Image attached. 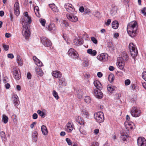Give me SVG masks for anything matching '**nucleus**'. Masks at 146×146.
<instances>
[{
	"label": "nucleus",
	"mask_w": 146,
	"mask_h": 146,
	"mask_svg": "<svg viewBox=\"0 0 146 146\" xmlns=\"http://www.w3.org/2000/svg\"><path fill=\"white\" fill-rule=\"evenodd\" d=\"M37 66H42V62L39 59L35 62Z\"/></svg>",
	"instance_id": "46"
},
{
	"label": "nucleus",
	"mask_w": 146,
	"mask_h": 146,
	"mask_svg": "<svg viewBox=\"0 0 146 146\" xmlns=\"http://www.w3.org/2000/svg\"><path fill=\"white\" fill-rule=\"evenodd\" d=\"M13 73L14 78L17 80H19L21 78V74L19 69L16 67L13 69Z\"/></svg>",
	"instance_id": "6"
},
{
	"label": "nucleus",
	"mask_w": 146,
	"mask_h": 146,
	"mask_svg": "<svg viewBox=\"0 0 146 146\" xmlns=\"http://www.w3.org/2000/svg\"><path fill=\"white\" fill-rule=\"evenodd\" d=\"M79 130L81 133L84 135H86V131L82 127H80Z\"/></svg>",
	"instance_id": "39"
},
{
	"label": "nucleus",
	"mask_w": 146,
	"mask_h": 146,
	"mask_svg": "<svg viewBox=\"0 0 146 146\" xmlns=\"http://www.w3.org/2000/svg\"><path fill=\"white\" fill-rule=\"evenodd\" d=\"M111 22V20L110 19H108L107 20V21L105 22V24L106 26H108L110 24Z\"/></svg>",
	"instance_id": "53"
},
{
	"label": "nucleus",
	"mask_w": 146,
	"mask_h": 146,
	"mask_svg": "<svg viewBox=\"0 0 146 146\" xmlns=\"http://www.w3.org/2000/svg\"><path fill=\"white\" fill-rule=\"evenodd\" d=\"M89 65L88 60L86 58H84L83 60V65L84 66H87Z\"/></svg>",
	"instance_id": "40"
},
{
	"label": "nucleus",
	"mask_w": 146,
	"mask_h": 146,
	"mask_svg": "<svg viewBox=\"0 0 146 146\" xmlns=\"http://www.w3.org/2000/svg\"><path fill=\"white\" fill-rule=\"evenodd\" d=\"M130 80L129 79H127L125 81V84L126 86L129 85L130 84Z\"/></svg>",
	"instance_id": "50"
},
{
	"label": "nucleus",
	"mask_w": 146,
	"mask_h": 146,
	"mask_svg": "<svg viewBox=\"0 0 146 146\" xmlns=\"http://www.w3.org/2000/svg\"><path fill=\"white\" fill-rule=\"evenodd\" d=\"M127 126V127L128 129H133V126H134V124L132 122H129Z\"/></svg>",
	"instance_id": "41"
},
{
	"label": "nucleus",
	"mask_w": 146,
	"mask_h": 146,
	"mask_svg": "<svg viewBox=\"0 0 146 146\" xmlns=\"http://www.w3.org/2000/svg\"><path fill=\"white\" fill-rule=\"evenodd\" d=\"M49 6L52 10L54 7L56 6L55 4H54L49 5Z\"/></svg>",
	"instance_id": "63"
},
{
	"label": "nucleus",
	"mask_w": 146,
	"mask_h": 146,
	"mask_svg": "<svg viewBox=\"0 0 146 146\" xmlns=\"http://www.w3.org/2000/svg\"><path fill=\"white\" fill-rule=\"evenodd\" d=\"M87 53L92 56H95L97 54V52L95 50H93L92 49H90L87 50Z\"/></svg>",
	"instance_id": "23"
},
{
	"label": "nucleus",
	"mask_w": 146,
	"mask_h": 146,
	"mask_svg": "<svg viewBox=\"0 0 146 146\" xmlns=\"http://www.w3.org/2000/svg\"><path fill=\"white\" fill-rule=\"evenodd\" d=\"M76 121L77 123L81 125H84V122L83 119L80 117L78 116L76 117Z\"/></svg>",
	"instance_id": "26"
},
{
	"label": "nucleus",
	"mask_w": 146,
	"mask_h": 146,
	"mask_svg": "<svg viewBox=\"0 0 146 146\" xmlns=\"http://www.w3.org/2000/svg\"><path fill=\"white\" fill-rule=\"evenodd\" d=\"M61 26L66 28L68 26V23L66 21L63 20L61 23Z\"/></svg>",
	"instance_id": "36"
},
{
	"label": "nucleus",
	"mask_w": 146,
	"mask_h": 146,
	"mask_svg": "<svg viewBox=\"0 0 146 146\" xmlns=\"http://www.w3.org/2000/svg\"><path fill=\"white\" fill-rule=\"evenodd\" d=\"M35 70L38 75L40 76H42L43 75L44 73L41 68L38 67L36 68Z\"/></svg>",
	"instance_id": "21"
},
{
	"label": "nucleus",
	"mask_w": 146,
	"mask_h": 146,
	"mask_svg": "<svg viewBox=\"0 0 146 146\" xmlns=\"http://www.w3.org/2000/svg\"><path fill=\"white\" fill-rule=\"evenodd\" d=\"M84 100L85 102L87 104L90 103L91 102V99L89 96H86Z\"/></svg>",
	"instance_id": "38"
},
{
	"label": "nucleus",
	"mask_w": 146,
	"mask_h": 146,
	"mask_svg": "<svg viewBox=\"0 0 146 146\" xmlns=\"http://www.w3.org/2000/svg\"><path fill=\"white\" fill-rule=\"evenodd\" d=\"M142 75L143 78L144 79L145 78V77L146 76V72H143L142 73Z\"/></svg>",
	"instance_id": "61"
},
{
	"label": "nucleus",
	"mask_w": 146,
	"mask_h": 146,
	"mask_svg": "<svg viewBox=\"0 0 146 146\" xmlns=\"http://www.w3.org/2000/svg\"><path fill=\"white\" fill-rule=\"evenodd\" d=\"M118 22L116 21H114L112 23V27L114 29H117L118 27Z\"/></svg>",
	"instance_id": "28"
},
{
	"label": "nucleus",
	"mask_w": 146,
	"mask_h": 146,
	"mask_svg": "<svg viewBox=\"0 0 146 146\" xmlns=\"http://www.w3.org/2000/svg\"><path fill=\"white\" fill-rule=\"evenodd\" d=\"M118 58H120V60L125 61H127L129 60V56L127 53L125 51H123L121 53V56L119 57Z\"/></svg>",
	"instance_id": "16"
},
{
	"label": "nucleus",
	"mask_w": 146,
	"mask_h": 146,
	"mask_svg": "<svg viewBox=\"0 0 146 146\" xmlns=\"http://www.w3.org/2000/svg\"><path fill=\"white\" fill-rule=\"evenodd\" d=\"M52 94L53 95L56 100H58L59 99V97L58 95V93L55 91L54 90L53 91Z\"/></svg>",
	"instance_id": "42"
},
{
	"label": "nucleus",
	"mask_w": 146,
	"mask_h": 146,
	"mask_svg": "<svg viewBox=\"0 0 146 146\" xmlns=\"http://www.w3.org/2000/svg\"><path fill=\"white\" fill-rule=\"evenodd\" d=\"M120 58H117V65L118 67L121 70H123L125 71V69H124L125 65V62L120 60Z\"/></svg>",
	"instance_id": "8"
},
{
	"label": "nucleus",
	"mask_w": 146,
	"mask_h": 146,
	"mask_svg": "<svg viewBox=\"0 0 146 146\" xmlns=\"http://www.w3.org/2000/svg\"><path fill=\"white\" fill-rule=\"evenodd\" d=\"M34 11L36 16L38 17H40V14L39 12V9L38 6H35L34 8Z\"/></svg>",
	"instance_id": "27"
},
{
	"label": "nucleus",
	"mask_w": 146,
	"mask_h": 146,
	"mask_svg": "<svg viewBox=\"0 0 146 146\" xmlns=\"http://www.w3.org/2000/svg\"><path fill=\"white\" fill-rule=\"evenodd\" d=\"M84 9L83 7L82 6L80 7L79 9V11L81 12H83L84 11Z\"/></svg>",
	"instance_id": "64"
},
{
	"label": "nucleus",
	"mask_w": 146,
	"mask_h": 146,
	"mask_svg": "<svg viewBox=\"0 0 146 146\" xmlns=\"http://www.w3.org/2000/svg\"><path fill=\"white\" fill-rule=\"evenodd\" d=\"M142 13L144 15L146 16V8L144 7L143 9L141 11Z\"/></svg>",
	"instance_id": "52"
},
{
	"label": "nucleus",
	"mask_w": 146,
	"mask_h": 146,
	"mask_svg": "<svg viewBox=\"0 0 146 146\" xmlns=\"http://www.w3.org/2000/svg\"><path fill=\"white\" fill-rule=\"evenodd\" d=\"M94 84L95 87L97 89L100 90L102 89V85L99 81L97 80L94 81Z\"/></svg>",
	"instance_id": "19"
},
{
	"label": "nucleus",
	"mask_w": 146,
	"mask_h": 146,
	"mask_svg": "<svg viewBox=\"0 0 146 146\" xmlns=\"http://www.w3.org/2000/svg\"><path fill=\"white\" fill-rule=\"evenodd\" d=\"M91 146H99V143L97 142H93Z\"/></svg>",
	"instance_id": "56"
},
{
	"label": "nucleus",
	"mask_w": 146,
	"mask_h": 146,
	"mask_svg": "<svg viewBox=\"0 0 146 146\" xmlns=\"http://www.w3.org/2000/svg\"><path fill=\"white\" fill-rule=\"evenodd\" d=\"M141 111L139 108L134 107H132L131 111V115L135 117L139 116L141 114Z\"/></svg>",
	"instance_id": "5"
},
{
	"label": "nucleus",
	"mask_w": 146,
	"mask_h": 146,
	"mask_svg": "<svg viewBox=\"0 0 146 146\" xmlns=\"http://www.w3.org/2000/svg\"><path fill=\"white\" fill-rule=\"evenodd\" d=\"M66 140L67 143L68 145H70L72 144V142L71 140L68 138H66Z\"/></svg>",
	"instance_id": "51"
},
{
	"label": "nucleus",
	"mask_w": 146,
	"mask_h": 146,
	"mask_svg": "<svg viewBox=\"0 0 146 146\" xmlns=\"http://www.w3.org/2000/svg\"><path fill=\"white\" fill-rule=\"evenodd\" d=\"M74 14H67L66 16L67 19L72 22H75L78 20L77 17L74 15Z\"/></svg>",
	"instance_id": "12"
},
{
	"label": "nucleus",
	"mask_w": 146,
	"mask_h": 146,
	"mask_svg": "<svg viewBox=\"0 0 146 146\" xmlns=\"http://www.w3.org/2000/svg\"><path fill=\"white\" fill-rule=\"evenodd\" d=\"M67 11L70 13V14H74L76 13V12L75 11V9L74 7L73 8L71 7L70 8H68L66 9Z\"/></svg>",
	"instance_id": "35"
},
{
	"label": "nucleus",
	"mask_w": 146,
	"mask_h": 146,
	"mask_svg": "<svg viewBox=\"0 0 146 146\" xmlns=\"http://www.w3.org/2000/svg\"><path fill=\"white\" fill-rule=\"evenodd\" d=\"M5 87L7 89H8L10 87V85L9 84L7 83L5 85Z\"/></svg>",
	"instance_id": "62"
},
{
	"label": "nucleus",
	"mask_w": 146,
	"mask_h": 146,
	"mask_svg": "<svg viewBox=\"0 0 146 146\" xmlns=\"http://www.w3.org/2000/svg\"><path fill=\"white\" fill-rule=\"evenodd\" d=\"M48 29L49 31L53 32L56 30V27L54 23H50L48 26Z\"/></svg>",
	"instance_id": "22"
},
{
	"label": "nucleus",
	"mask_w": 146,
	"mask_h": 146,
	"mask_svg": "<svg viewBox=\"0 0 146 146\" xmlns=\"http://www.w3.org/2000/svg\"><path fill=\"white\" fill-rule=\"evenodd\" d=\"M94 117L98 122L102 123L104 121V114L102 112L99 111L95 113L94 114Z\"/></svg>",
	"instance_id": "4"
},
{
	"label": "nucleus",
	"mask_w": 146,
	"mask_h": 146,
	"mask_svg": "<svg viewBox=\"0 0 146 146\" xmlns=\"http://www.w3.org/2000/svg\"><path fill=\"white\" fill-rule=\"evenodd\" d=\"M7 56L9 58H14V56L12 54H7Z\"/></svg>",
	"instance_id": "58"
},
{
	"label": "nucleus",
	"mask_w": 146,
	"mask_h": 146,
	"mask_svg": "<svg viewBox=\"0 0 146 146\" xmlns=\"http://www.w3.org/2000/svg\"><path fill=\"white\" fill-rule=\"evenodd\" d=\"M73 6L71 4L69 3H67L65 5V8L66 9L68 8H70L71 7L73 8Z\"/></svg>",
	"instance_id": "45"
},
{
	"label": "nucleus",
	"mask_w": 146,
	"mask_h": 146,
	"mask_svg": "<svg viewBox=\"0 0 146 146\" xmlns=\"http://www.w3.org/2000/svg\"><path fill=\"white\" fill-rule=\"evenodd\" d=\"M108 78L109 81L111 82H112L114 80V75L112 74H111L109 75Z\"/></svg>",
	"instance_id": "37"
},
{
	"label": "nucleus",
	"mask_w": 146,
	"mask_h": 146,
	"mask_svg": "<svg viewBox=\"0 0 146 146\" xmlns=\"http://www.w3.org/2000/svg\"><path fill=\"white\" fill-rule=\"evenodd\" d=\"M52 10L55 12H57L59 11L58 9L56 6L54 7L52 9Z\"/></svg>",
	"instance_id": "55"
},
{
	"label": "nucleus",
	"mask_w": 146,
	"mask_h": 146,
	"mask_svg": "<svg viewBox=\"0 0 146 146\" xmlns=\"http://www.w3.org/2000/svg\"><path fill=\"white\" fill-rule=\"evenodd\" d=\"M108 55L106 53H103L98 55L97 58L100 61H105L107 60L108 59Z\"/></svg>",
	"instance_id": "10"
},
{
	"label": "nucleus",
	"mask_w": 146,
	"mask_h": 146,
	"mask_svg": "<svg viewBox=\"0 0 146 146\" xmlns=\"http://www.w3.org/2000/svg\"><path fill=\"white\" fill-rule=\"evenodd\" d=\"M31 74L29 72H28L27 75V77L29 79H30L31 78Z\"/></svg>",
	"instance_id": "57"
},
{
	"label": "nucleus",
	"mask_w": 146,
	"mask_h": 146,
	"mask_svg": "<svg viewBox=\"0 0 146 146\" xmlns=\"http://www.w3.org/2000/svg\"><path fill=\"white\" fill-rule=\"evenodd\" d=\"M74 126L73 123L70 122H68L65 128L66 131L68 132H70L73 130Z\"/></svg>",
	"instance_id": "13"
},
{
	"label": "nucleus",
	"mask_w": 146,
	"mask_h": 146,
	"mask_svg": "<svg viewBox=\"0 0 146 146\" xmlns=\"http://www.w3.org/2000/svg\"><path fill=\"white\" fill-rule=\"evenodd\" d=\"M58 83L59 85L63 86H65L67 84L66 80L64 78L62 77L59 80Z\"/></svg>",
	"instance_id": "18"
},
{
	"label": "nucleus",
	"mask_w": 146,
	"mask_h": 146,
	"mask_svg": "<svg viewBox=\"0 0 146 146\" xmlns=\"http://www.w3.org/2000/svg\"><path fill=\"white\" fill-rule=\"evenodd\" d=\"M94 94L95 97L99 99L101 98L103 96V94L102 92L100 90H98L95 89L94 91Z\"/></svg>",
	"instance_id": "14"
},
{
	"label": "nucleus",
	"mask_w": 146,
	"mask_h": 146,
	"mask_svg": "<svg viewBox=\"0 0 146 146\" xmlns=\"http://www.w3.org/2000/svg\"><path fill=\"white\" fill-rule=\"evenodd\" d=\"M0 136L3 141H5L6 140V137L5 132L1 131L0 132Z\"/></svg>",
	"instance_id": "31"
},
{
	"label": "nucleus",
	"mask_w": 146,
	"mask_h": 146,
	"mask_svg": "<svg viewBox=\"0 0 146 146\" xmlns=\"http://www.w3.org/2000/svg\"><path fill=\"white\" fill-rule=\"evenodd\" d=\"M39 21L43 26H45L46 21L44 19H40L39 20Z\"/></svg>",
	"instance_id": "44"
},
{
	"label": "nucleus",
	"mask_w": 146,
	"mask_h": 146,
	"mask_svg": "<svg viewBox=\"0 0 146 146\" xmlns=\"http://www.w3.org/2000/svg\"><path fill=\"white\" fill-rule=\"evenodd\" d=\"M37 113L40 116L43 118L45 117L46 115V114L40 110H38L37 111Z\"/></svg>",
	"instance_id": "33"
},
{
	"label": "nucleus",
	"mask_w": 146,
	"mask_h": 146,
	"mask_svg": "<svg viewBox=\"0 0 146 146\" xmlns=\"http://www.w3.org/2000/svg\"><path fill=\"white\" fill-rule=\"evenodd\" d=\"M41 129L42 134L45 135H47L48 134V130L46 126L44 125H42L41 127Z\"/></svg>",
	"instance_id": "25"
},
{
	"label": "nucleus",
	"mask_w": 146,
	"mask_h": 146,
	"mask_svg": "<svg viewBox=\"0 0 146 146\" xmlns=\"http://www.w3.org/2000/svg\"><path fill=\"white\" fill-rule=\"evenodd\" d=\"M137 29V24L136 21H132L128 24L127 25V33L132 37H134L136 36Z\"/></svg>",
	"instance_id": "2"
},
{
	"label": "nucleus",
	"mask_w": 146,
	"mask_h": 146,
	"mask_svg": "<svg viewBox=\"0 0 146 146\" xmlns=\"http://www.w3.org/2000/svg\"><path fill=\"white\" fill-rule=\"evenodd\" d=\"M68 54L75 59H76L78 58V54L76 50L72 48H70L68 50Z\"/></svg>",
	"instance_id": "7"
},
{
	"label": "nucleus",
	"mask_w": 146,
	"mask_h": 146,
	"mask_svg": "<svg viewBox=\"0 0 146 146\" xmlns=\"http://www.w3.org/2000/svg\"><path fill=\"white\" fill-rule=\"evenodd\" d=\"M12 98L13 100V103L15 105H18L19 102V101L18 100V98L16 94L13 95Z\"/></svg>",
	"instance_id": "20"
},
{
	"label": "nucleus",
	"mask_w": 146,
	"mask_h": 146,
	"mask_svg": "<svg viewBox=\"0 0 146 146\" xmlns=\"http://www.w3.org/2000/svg\"><path fill=\"white\" fill-rule=\"evenodd\" d=\"M41 41L42 43L45 47L51 48L52 43L49 39L45 37L42 39Z\"/></svg>",
	"instance_id": "9"
},
{
	"label": "nucleus",
	"mask_w": 146,
	"mask_h": 146,
	"mask_svg": "<svg viewBox=\"0 0 146 146\" xmlns=\"http://www.w3.org/2000/svg\"><path fill=\"white\" fill-rule=\"evenodd\" d=\"M8 120V117L5 115H3L2 121L4 122V123H7V122Z\"/></svg>",
	"instance_id": "34"
},
{
	"label": "nucleus",
	"mask_w": 146,
	"mask_h": 146,
	"mask_svg": "<svg viewBox=\"0 0 146 146\" xmlns=\"http://www.w3.org/2000/svg\"><path fill=\"white\" fill-rule=\"evenodd\" d=\"M17 61L19 65H22L23 64V61L21 59L20 56L19 55H17Z\"/></svg>",
	"instance_id": "29"
},
{
	"label": "nucleus",
	"mask_w": 146,
	"mask_h": 146,
	"mask_svg": "<svg viewBox=\"0 0 146 146\" xmlns=\"http://www.w3.org/2000/svg\"><path fill=\"white\" fill-rule=\"evenodd\" d=\"M90 75L88 73H86L85 74L84 76V77L85 78V79H87L90 78Z\"/></svg>",
	"instance_id": "59"
},
{
	"label": "nucleus",
	"mask_w": 146,
	"mask_h": 146,
	"mask_svg": "<svg viewBox=\"0 0 146 146\" xmlns=\"http://www.w3.org/2000/svg\"><path fill=\"white\" fill-rule=\"evenodd\" d=\"M25 17L21 19L23 26L22 33L25 36L26 39L29 37L30 35L29 31L30 25L29 24L32 22L31 17L28 15L27 12H25L24 13Z\"/></svg>",
	"instance_id": "1"
},
{
	"label": "nucleus",
	"mask_w": 146,
	"mask_h": 146,
	"mask_svg": "<svg viewBox=\"0 0 146 146\" xmlns=\"http://www.w3.org/2000/svg\"><path fill=\"white\" fill-rule=\"evenodd\" d=\"M36 121L32 123L30 127L31 129H33L34 125L36 124Z\"/></svg>",
	"instance_id": "60"
},
{
	"label": "nucleus",
	"mask_w": 146,
	"mask_h": 146,
	"mask_svg": "<svg viewBox=\"0 0 146 146\" xmlns=\"http://www.w3.org/2000/svg\"><path fill=\"white\" fill-rule=\"evenodd\" d=\"M129 47L130 52V53L132 57L134 58L136 57L138 53L137 50L135 46L132 43H131L129 45Z\"/></svg>",
	"instance_id": "3"
},
{
	"label": "nucleus",
	"mask_w": 146,
	"mask_h": 146,
	"mask_svg": "<svg viewBox=\"0 0 146 146\" xmlns=\"http://www.w3.org/2000/svg\"><path fill=\"white\" fill-rule=\"evenodd\" d=\"M52 74L54 77L56 78H60L62 76L61 73L58 70L52 71Z\"/></svg>",
	"instance_id": "17"
},
{
	"label": "nucleus",
	"mask_w": 146,
	"mask_h": 146,
	"mask_svg": "<svg viewBox=\"0 0 146 146\" xmlns=\"http://www.w3.org/2000/svg\"><path fill=\"white\" fill-rule=\"evenodd\" d=\"M82 114L86 115V116H88V112L85 110L84 109L82 110Z\"/></svg>",
	"instance_id": "49"
},
{
	"label": "nucleus",
	"mask_w": 146,
	"mask_h": 146,
	"mask_svg": "<svg viewBox=\"0 0 146 146\" xmlns=\"http://www.w3.org/2000/svg\"><path fill=\"white\" fill-rule=\"evenodd\" d=\"M73 43L75 45L77 46H78L81 44V40L77 38H76L74 39Z\"/></svg>",
	"instance_id": "32"
},
{
	"label": "nucleus",
	"mask_w": 146,
	"mask_h": 146,
	"mask_svg": "<svg viewBox=\"0 0 146 146\" xmlns=\"http://www.w3.org/2000/svg\"><path fill=\"white\" fill-rule=\"evenodd\" d=\"M14 11L15 14L17 16H18L20 13L19 5L18 2L15 3L14 5Z\"/></svg>",
	"instance_id": "15"
},
{
	"label": "nucleus",
	"mask_w": 146,
	"mask_h": 146,
	"mask_svg": "<svg viewBox=\"0 0 146 146\" xmlns=\"http://www.w3.org/2000/svg\"><path fill=\"white\" fill-rule=\"evenodd\" d=\"M32 117L33 119H36L38 117V115L37 113H35L33 114Z\"/></svg>",
	"instance_id": "54"
},
{
	"label": "nucleus",
	"mask_w": 146,
	"mask_h": 146,
	"mask_svg": "<svg viewBox=\"0 0 146 146\" xmlns=\"http://www.w3.org/2000/svg\"><path fill=\"white\" fill-rule=\"evenodd\" d=\"M77 96V97L79 99H81L83 95V92L81 89H79L76 91Z\"/></svg>",
	"instance_id": "24"
},
{
	"label": "nucleus",
	"mask_w": 146,
	"mask_h": 146,
	"mask_svg": "<svg viewBox=\"0 0 146 146\" xmlns=\"http://www.w3.org/2000/svg\"><path fill=\"white\" fill-rule=\"evenodd\" d=\"M128 136L127 135H123L121 136V138L123 141H125L127 140Z\"/></svg>",
	"instance_id": "43"
},
{
	"label": "nucleus",
	"mask_w": 146,
	"mask_h": 146,
	"mask_svg": "<svg viewBox=\"0 0 146 146\" xmlns=\"http://www.w3.org/2000/svg\"><path fill=\"white\" fill-rule=\"evenodd\" d=\"M115 87L113 86L108 85L107 86L108 90L110 93H112L113 91H114L115 89Z\"/></svg>",
	"instance_id": "30"
},
{
	"label": "nucleus",
	"mask_w": 146,
	"mask_h": 146,
	"mask_svg": "<svg viewBox=\"0 0 146 146\" xmlns=\"http://www.w3.org/2000/svg\"><path fill=\"white\" fill-rule=\"evenodd\" d=\"M137 144L138 146H146V141L143 137H139L137 140Z\"/></svg>",
	"instance_id": "11"
},
{
	"label": "nucleus",
	"mask_w": 146,
	"mask_h": 146,
	"mask_svg": "<svg viewBox=\"0 0 146 146\" xmlns=\"http://www.w3.org/2000/svg\"><path fill=\"white\" fill-rule=\"evenodd\" d=\"M91 40L95 44H97L98 40L95 37H91Z\"/></svg>",
	"instance_id": "47"
},
{
	"label": "nucleus",
	"mask_w": 146,
	"mask_h": 146,
	"mask_svg": "<svg viewBox=\"0 0 146 146\" xmlns=\"http://www.w3.org/2000/svg\"><path fill=\"white\" fill-rule=\"evenodd\" d=\"M2 46L5 50L7 51L8 50L9 48V46L8 45L3 44Z\"/></svg>",
	"instance_id": "48"
}]
</instances>
